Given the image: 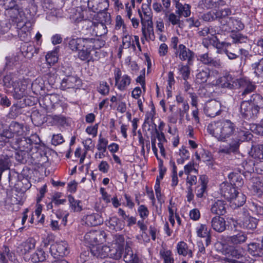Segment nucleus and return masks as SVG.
<instances>
[{"label": "nucleus", "instance_id": "obj_1", "mask_svg": "<svg viewBox=\"0 0 263 263\" xmlns=\"http://www.w3.org/2000/svg\"><path fill=\"white\" fill-rule=\"evenodd\" d=\"M236 129L235 124L229 119L218 120L209 124L208 133L218 141L226 142L232 137L227 145L220 146L219 153L230 155L237 153L241 142L252 139L253 136L249 131L241 129L236 131Z\"/></svg>", "mask_w": 263, "mask_h": 263}, {"label": "nucleus", "instance_id": "obj_2", "mask_svg": "<svg viewBox=\"0 0 263 263\" xmlns=\"http://www.w3.org/2000/svg\"><path fill=\"white\" fill-rule=\"evenodd\" d=\"M261 108H263V97L259 94L254 93L249 100L241 102L240 114L246 120L254 119L257 117Z\"/></svg>", "mask_w": 263, "mask_h": 263}, {"label": "nucleus", "instance_id": "obj_3", "mask_svg": "<svg viewBox=\"0 0 263 263\" xmlns=\"http://www.w3.org/2000/svg\"><path fill=\"white\" fill-rule=\"evenodd\" d=\"M4 85L6 88L10 89L12 96L15 99H21L27 94V83L25 80H14L12 75L7 74L3 79Z\"/></svg>", "mask_w": 263, "mask_h": 263}, {"label": "nucleus", "instance_id": "obj_4", "mask_svg": "<svg viewBox=\"0 0 263 263\" xmlns=\"http://www.w3.org/2000/svg\"><path fill=\"white\" fill-rule=\"evenodd\" d=\"M33 141L30 138L23 137L18 138L12 143V148L15 151V158L16 160L20 162L23 161L25 155L30 152L33 147Z\"/></svg>", "mask_w": 263, "mask_h": 263}, {"label": "nucleus", "instance_id": "obj_5", "mask_svg": "<svg viewBox=\"0 0 263 263\" xmlns=\"http://www.w3.org/2000/svg\"><path fill=\"white\" fill-rule=\"evenodd\" d=\"M23 124L12 121L9 126V128L0 134V148L14 136H23L25 133Z\"/></svg>", "mask_w": 263, "mask_h": 263}, {"label": "nucleus", "instance_id": "obj_6", "mask_svg": "<svg viewBox=\"0 0 263 263\" xmlns=\"http://www.w3.org/2000/svg\"><path fill=\"white\" fill-rule=\"evenodd\" d=\"M5 15L15 24H21L26 21L25 13L22 8L16 5L12 8L5 10Z\"/></svg>", "mask_w": 263, "mask_h": 263}, {"label": "nucleus", "instance_id": "obj_7", "mask_svg": "<svg viewBox=\"0 0 263 263\" xmlns=\"http://www.w3.org/2000/svg\"><path fill=\"white\" fill-rule=\"evenodd\" d=\"M115 86L120 91L126 90L131 83L132 79L126 74H122L120 69L114 71Z\"/></svg>", "mask_w": 263, "mask_h": 263}, {"label": "nucleus", "instance_id": "obj_8", "mask_svg": "<svg viewBox=\"0 0 263 263\" xmlns=\"http://www.w3.org/2000/svg\"><path fill=\"white\" fill-rule=\"evenodd\" d=\"M68 46L73 51H79L81 48H84L85 45L87 47L92 45V37H77L70 39L68 40Z\"/></svg>", "mask_w": 263, "mask_h": 263}, {"label": "nucleus", "instance_id": "obj_9", "mask_svg": "<svg viewBox=\"0 0 263 263\" xmlns=\"http://www.w3.org/2000/svg\"><path fill=\"white\" fill-rule=\"evenodd\" d=\"M203 111L205 115L211 118L219 115L221 112V103L216 100H211L204 104Z\"/></svg>", "mask_w": 263, "mask_h": 263}, {"label": "nucleus", "instance_id": "obj_10", "mask_svg": "<svg viewBox=\"0 0 263 263\" xmlns=\"http://www.w3.org/2000/svg\"><path fill=\"white\" fill-rule=\"evenodd\" d=\"M239 218L238 224L240 227L250 230H253L256 228L258 220L250 216L248 210L243 209L242 216Z\"/></svg>", "mask_w": 263, "mask_h": 263}, {"label": "nucleus", "instance_id": "obj_11", "mask_svg": "<svg viewBox=\"0 0 263 263\" xmlns=\"http://www.w3.org/2000/svg\"><path fill=\"white\" fill-rule=\"evenodd\" d=\"M175 54L181 61H187V64L191 65L194 59V52L187 48L183 44H180Z\"/></svg>", "mask_w": 263, "mask_h": 263}, {"label": "nucleus", "instance_id": "obj_12", "mask_svg": "<svg viewBox=\"0 0 263 263\" xmlns=\"http://www.w3.org/2000/svg\"><path fill=\"white\" fill-rule=\"evenodd\" d=\"M50 252L54 258L67 255L69 252L67 243L65 241L56 242L51 246Z\"/></svg>", "mask_w": 263, "mask_h": 263}, {"label": "nucleus", "instance_id": "obj_13", "mask_svg": "<svg viewBox=\"0 0 263 263\" xmlns=\"http://www.w3.org/2000/svg\"><path fill=\"white\" fill-rule=\"evenodd\" d=\"M238 80L235 79L233 75L226 73L223 76L218 78L216 81V84L221 88L233 89L237 86Z\"/></svg>", "mask_w": 263, "mask_h": 263}, {"label": "nucleus", "instance_id": "obj_14", "mask_svg": "<svg viewBox=\"0 0 263 263\" xmlns=\"http://www.w3.org/2000/svg\"><path fill=\"white\" fill-rule=\"evenodd\" d=\"M36 240L30 237L18 245L16 251L20 255H24L34 250L36 246Z\"/></svg>", "mask_w": 263, "mask_h": 263}, {"label": "nucleus", "instance_id": "obj_15", "mask_svg": "<svg viewBox=\"0 0 263 263\" xmlns=\"http://www.w3.org/2000/svg\"><path fill=\"white\" fill-rule=\"evenodd\" d=\"M105 234L103 231H90L85 234L84 239L92 246L93 245L102 242L105 239Z\"/></svg>", "mask_w": 263, "mask_h": 263}, {"label": "nucleus", "instance_id": "obj_16", "mask_svg": "<svg viewBox=\"0 0 263 263\" xmlns=\"http://www.w3.org/2000/svg\"><path fill=\"white\" fill-rule=\"evenodd\" d=\"M108 7V0H88L89 9L95 13L106 10Z\"/></svg>", "mask_w": 263, "mask_h": 263}, {"label": "nucleus", "instance_id": "obj_17", "mask_svg": "<svg viewBox=\"0 0 263 263\" xmlns=\"http://www.w3.org/2000/svg\"><path fill=\"white\" fill-rule=\"evenodd\" d=\"M99 40L92 37V45L91 47H87L85 45L84 48H81L78 51L79 58L83 61L89 60L91 50L100 47V46L99 45Z\"/></svg>", "mask_w": 263, "mask_h": 263}, {"label": "nucleus", "instance_id": "obj_18", "mask_svg": "<svg viewBox=\"0 0 263 263\" xmlns=\"http://www.w3.org/2000/svg\"><path fill=\"white\" fill-rule=\"evenodd\" d=\"M90 251L93 256L103 258L108 256L109 247L101 244L93 245L90 248Z\"/></svg>", "mask_w": 263, "mask_h": 263}, {"label": "nucleus", "instance_id": "obj_19", "mask_svg": "<svg viewBox=\"0 0 263 263\" xmlns=\"http://www.w3.org/2000/svg\"><path fill=\"white\" fill-rule=\"evenodd\" d=\"M236 187L228 182H223L220 185V193L222 196L228 201L232 199L235 194H237Z\"/></svg>", "mask_w": 263, "mask_h": 263}, {"label": "nucleus", "instance_id": "obj_20", "mask_svg": "<svg viewBox=\"0 0 263 263\" xmlns=\"http://www.w3.org/2000/svg\"><path fill=\"white\" fill-rule=\"evenodd\" d=\"M23 25L21 24H17V27L19 28L18 35L21 40L27 41L30 36V30H31L32 24L29 21H26L23 23Z\"/></svg>", "mask_w": 263, "mask_h": 263}, {"label": "nucleus", "instance_id": "obj_21", "mask_svg": "<svg viewBox=\"0 0 263 263\" xmlns=\"http://www.w3.org/2000/svg\"><path fill=\"white\" fill-rule=\"evenodd\" d=\"M197 60L204 65L211 66L216 68H220L221 66V62L219 59H215L210 57L209 53L206 52L198 56Z\"/></svg>", "mask_w": 263, "mask_h": 263}, {"label": "nucleus", "instance_id": "obj_22", "mask_svg": "<svg viewBox=\"0 0 263 263\" xmlns=\"http://www.w3.org/2000/svg\"><path fill=\"white\" fill-rule=\"evenodd\" d=\"M208 182V177L206 175L200 176L199 184L197 186L195 191L197 198H202L205 197Z\"/></svg>", "mask_w": 263, "mask_h": 263}, {"label": "nucleus", "instance_id": "obj_23", "mask_svg": "<svg viewBox=\"0 0 263 263\" xmlns=\"http://www.w3.org/2000/svg\"><path fill=\"white\" fill-rule=\"evenodd\" d=\"M80 24L81 25H84L86 24H91L93 25V30L96 33V35L97 36H101L107 32V27L105 24L102 22H98L97 23L91 22L88 20H82L80 21Z\"/></svg>", "mask_w": 263, "mask_h": 263}, {"label": "nucleus", "instance_id": "obj_24", "mask_svg": "<svg viewBox=\"0 0 263 263\" xmlns=\"http://www.w3.org/2000/svg\"><path fill=\"white\" fill-rule=\"evenodd\" d=\"M238 83L240 87L244 88V90L241 93L242 96H246L247 95L253 92L256 89V85L254 83L250 81L247 78L238 79Z\"/></svg>", "mask_w": 263, "mask_h": 263}, {"label": "nucleus", "instance_id": "obj_25", "mask_svg": "<svg viewBox=\"0 0 263 263\" xmlns=\"http://www.w3.org/2000/svg\"><path fill=\"white\" fill-rule=\"evenodd\" d=\"M224 254L228 257L240 258L242 257L244 253V250L240 246H229L224 250Z\"/></svg>", "mask_w": 263, "mask_h": 263}, {"label": "nucleus", "instance_id": "obj_26", "mask_svg": "<svg viewBox=\"0 0 263 263\" xmlns=\"http://www.w3.org/2000/svg\"><path fill=\"white\" fill-rule=\"evenodd\" d=\"M211 226L214 230L221 233L226 229V221L223 217L219 216L214 217L211 220Z\"/></svg>", "mask_w": 263, "mask_h": 263}, {"label": "nucleus", "instance_id": "obj_27", "mask_svg": "<svg viewBox=\"0 0 263 263\" xmlns=\"http://www.w3.org/2000/svg\"><path fill=\"white\" fill-rule=\"evenodd\" d=\"M142 32L143 37H141V41L142 42L143 41V38H144L147 41H154L155 36L154 32L153 24H145L142 21Z\"/></svg>", "mask_w": 263, "mask_h": 263}, {"label": "nucleus", "instance_id": "obj_28", "mask_svg": "<svg viewBox=\"0 0 263 263\" xmlns=\"http://www.w3.org/2000/svg\"><path fill=\"white\" fill-rule=\"evenodd\" d=\"M227 205L225 202L221 200H217L211 205V211L212 213L223 215L227 211Z\"/></svg>", "mask_w": 263, "mask_h": 263}, {"label": "nucleus", "instance_id": "obj_29", "mask_svg": "<svg viewBox=\"0 0 263 263\" xmlns=\"http://www.w3.org/2000/svg\"><path fill=\"white\" fill-rule=\"evenodd\" d=\"M210 76V70L208 68L197 70L194 82L196 84H202L206 83Z\"/></svg>", "mask_w": 263, "mask_h": 263}, {"label": "nucleus", "instance_id": "obj_30", "mask_svg": "<svg viewBox=\"0 0 263 263\" xmlns=\"http://www.w3.org/2000/svg\"><path fill=\"white\" fill-rule=\"evenodd\" d=\"M78 82H79V79L78 77L68 76L62 80L61 83V87L63 90L74 88Z\"/></svg>", "mask_w": 263, "mask_h": 263}, {"label": "nucleus", "instance_id": "obj_31", "mask_svg": "<svg viewBox=\"0 0 263 263\" xmlns=\"http://www.w3.org/2000/svg\"><path fill=\"white\" fill-rule=\"evenodd\" d=\"M234 195L232 199L229 200L231 206L233 208H236L243 205L246 201L245 195L237 191V194H235Z\"/></svg>", "mask_w": 263, "mask_h": 263}, {"label": "nucleus", "instance_id": "obj_32", "mask_svg": "<svg viewBox=\"0 0 263 263\" xmlns=\"http://www.w3.org/2000/svg\"><path fill=\"white\" fill-rule=\"evenodd\" d=\"M105 223L110 229L116 231H121L124 228L123 223L116 216L110 217L105 221Z\"/></svg>", "mask_w": 263, "mask_h": 263}, {"label": "nucleus", "instance_id": "obj_33", "mask_svg": "<svg viewBox=\"0 0 263 263\" xmlns=\"http://www.w3.org/2000/svg\"><path fill=\"white\" fill-rule=\"evenodd\" d=\"M123 252V260L125 263H135L139 262L137 255L134 253L129 246L126 245Z\"/></svg>", "mask_w": 263, "mask_h": 263}, {"label": "nucleus", "instance_id": "obj_34", "mask_svg": "<svg viewBox=\"0 0 263 263\" xmlns=\"http://www.w3.org/2000/svg\"><path fill=\"white\" fill-rule=\"evenodd\" d=\"M82 220L88 226H96L101 222L99 215L95 213L84 216Z\"/></svg>", "mask_w": 263, "mask_h": 263}, {"label": "nucleus", "instance_id": "obj_35", "mask_svg": "<svg viewBox=\"0 0 263 263\" xmlns=\"http://www.w3.org/2000/svg\"><path fill=\"white\" fill-rule=\"evenodd\" d=\"M230 37L232 39L233 43L235 44L234 46L236 49L237 48L236 44L247 43L249 40L247 35H243L239 31L235 30L231 31Z\"/></svg>", "mask_w": 263, "mask_h": 263}, {"label": "nucleus", "instance_id": "obj_36", "mask_svg": "<svg viewBox=\"0 0 263 263\" xmlns=\"http://www.w3.org/2000/svg\"><path fill=\"white\" fill-rule=\"evenodd\" d=\"M247 239V234L242 231H239L236 234L228 237V241L234 245H238L244 243Z\"/></svg>", "mask_w": 263, "mask_h": 263}, {"label": "nucleus", "instance_id": "obj_37", "mask_svg": "<svg viewBox=\"0 0 263 263\" xmlns=\"http://www.w3.org/2000/svg\"><path fill=\"white\" fill-rule=\"evenodd\" d=\"M48 255L41 248H38L31 255L30 260L33 263L43 262L46 259Z\"/></svg>", "mask_w": 263, "mask_h": 263}, {"label": "nucleus", "instance_id": "obj_38", "mask_svg": "<svg viewBox=\"0 0 263 263\" xmlns=\"http://www.w3.org/2000/svg\"><path fill=\"white\" fill-rule=\"evenodd\" d=\"M148 6L147 5L142 4V10L143 13V15L140 11H139L142 24V21L145 24H153L152 13L150 11L148 10Z\"/></svg>", "mask_w": 263, "mask_h": 263}, {"label": "nucleus", "instance_id": "obj_39", "mask_svg": "<svg viewBox=\"0 0 263 263\" xmlns=\"http://www.w3.org/2000/svg\"><path fill=\"white\" fill-rule=\"evenodd\" d=\"M176 14L180 16L188 17L191 14V7L188 4L183 5L180 3L175 4Z\"/></svg>", "mask_w": 263, "mask_h": 263}, {"label": "nucleus", "instance_id": "obj_40", "mask_svg": "<svg viewBox=\"0 0 263 263\" xmlns=\"http://www.w3.org/2000/svg\"><path fill=\"white\" fill-rule=\"evenodd\" d=\"M248 252L254 256H262L263 255V244L252 243L248 245Z\"/></svg>", "mask_w": 263, "mask_h": 263}, {"label": "nucleus", "instance_id": "obj_41", "mask_svg": "<svg viewBox=\"0 0 263 263\" xmlns=\"http://www.w3.org/2000/svg\"><path fill=\"white\" fill-rule=\"evenodd\" d=\"M177 252L180 255L183 256H188L192 257L193 253L191 249H189L187 245L184 241H180L177 245Z\"/></svg>", "mask_w": 263, "mask_h": 263}, {"label": "nucleus", "instance_id": "obj_42", "mask_svg": "<svg viewBox=\"0 0 263 263\" xmlns=\"http://www.w3.org/2000/svg\"><path fill=\"white\" fill-rule=\"evenodd\" d=\"M196 230L197 235L198 237L207 238L206 242H208V239L210 238V232L207 226L204 224H199L196 227ZM207 245H208V243Z\"/></svg>", "mask_w": 263, "mask_h": 263}, {"label": "nucleus", "instance_id": "obj_43", "mask_svg": "<svg viewBox=\"0 0 263 263\" xmlns=\"http://www.w3.org/2000/svg\"><path fill=\"white\" fill-rule=\"evenodd\" d=\"M228 23L233 30L236 31L242 30L245 28L243 23L238 18L231 17L229 18Z\"/></svg>", "mask_w": 263, "mask_h": 263}, {"label": "nucleus", "instance_id": "obj_44", "mask_svg": "<svg viewBox=\"0 0 263 263\" xmlns=\"http://www.w3.org/2000/svg\"><path fill=\"white\" fill-rule=\"evenodd\" d=\"M124 249L122 246H115L111 248H109L108 256L109 257L115 259H119L123 253Z\"/></svg>", "mask_w": 263, "mask_h": 263}, {"label": "nucleus", "instance_id": "obj_45", "mask_svg": "<svg viewBox=\"0 0 263 263\" xmlns=\"http://www.w3.org/2000/svg\"><path fill=\"white\" fill-rule=\"evenodd\" d=\"M47 120L50 121L52 125L58 124L64 125L66 123V118L62 115H49L47 117Z\"/></svg>", "mask_w": 263, "mask_h": 263}, {"label": "nucleus", "instance_id": "obj_46", "mask_svg": "<svg viewBox=\"0 0 263 263\" xmlns=\"http://www.w3.org/2000/svg\"><path fill=\"white\" fill-rule=\"evenodd\" d=\"M165 16L169 23H171L173 26H180L181 24L180 18L181 16L179 15L176 14V13H168L166 11L165 13Z\"/></svg>", "mask_w": 263, "mask_h": 263}, {"label": "nucleus", "instance_id": "obj_47", "mask_svg": "<svg viewBox=\"0 0 263 263\" xmlns=\"http://www.w3.org/2000/svg\"><path fill=\"white\" fill-rule=\"evenodd\" d=\"M250 155L256 160H263V144L254 146L250 152Z\"/></svg>", "mask_w": 263, "mask_h": 263}, {"label": "nucleus", "instance_id": "obj_48", "mask_svg": "<svg viewBox=\"0 0 263 263\" xmlns=\"http://www.w3.org/2000/svg\"><path fill=\"white\" fill-rule=\"evenodd\" d=\"M68 199L70 207L73 212H79L82 210V202L80 200H76L71 195L68 196Z\"/></svg>", "mask_w": 263, "mask_h": 263}, {"label": "nucleus", "instance_id": "obj_49", "mask_svg": "<svg viewBox=\"0 0 263 263\" xmlns=\"http://www.w3.org/2000/svg\"><path fill=\"white\" fill-rule=\"evenodd\" d=\"M252 189L253 191L259 194L263 192V180L260 177L252 179Z\"/></svg>", "mask_w": 263, "mask_h": 263}, {"label": "nucleus", "instance_id": "obj_50", "mask_svg": "<svg viewBox=\"0 0 263 263\" xmlns=\"http://www.w3.org/2000/svg\"><path fill=\"white\" fill-rule=\"evenodd\" d=\"M52 95H47L39 100L40 105L46 110L49 109L52 106Z\"/></svg>", "mask_w": 263, "mask_h": 263}, {"label": "nucleus", "instance_id": "obj_51", "mask_svg": "<svg viewBox=\"0 0 263 263\" xmlns=\"http://www.w3.org/2000/svg\"><path fill=\"white\" fill-rule=\"evenodd\" d=\"M221 15L222 13L220 11H210L203 14L202 18L204 21L211 22L219 18Z\"/></svg>", "mask_w": 263, "mask_h": 263}, {"label": "nucleus", "instance_id": "obj_52", "mask_svg": "<svg viewBox=\"0 0 263 263\" xmlns=\"http://www.w3.org/2000/svg\"><path fill=\"white\" fill-rule=\"evenodd\" d=\"M252 67L257 77L263 78V58L252 64Z\"/></svg>", "mask_w": 263, "mask_h": 263}, {"label": "nucleus", "instance_id": "obj_53", "mask_svg": "<svg viewBox=\"0 0 263 263\" xmlns=\"http://www.w3.org/2000/svg\"><path fill=\"white\" fill-rule=\"evenodd\" d=\"M201 159L204 162H206L209 166L213 165V156L210 151L203 149L201 153Z\"/></svg>", "mask_w": 263, "mask_h": 263}, {"label": "nucleus", "instance_id": "obj_54", "mask_svg": "<svg viewBox=\"0 0 263 263\" xmlns=\"http://www.w3.org/2000/svg\"><path fill=\"white\" fill-rule=\"evenodd\" d=\"M58 50L55 49L54 50L48 52L46 54L45 58L47 63L49 65H53L54 63L58 62Z\"/></svg>", "mask_w": 263, "mask_h": 263}, {"label": "nucleus", "instance_id": "obj_55", "mask_svg": "<svg viewBox=\"0 0 263 263\" xmlns=\"http://www.w3.org/2000/svg\"><path fill=\"white\" fill-rule=\"evenodd\" d=\"M104 10L101 12H97L99 22H102L103 24L110 23V15L109 13Z\"/></svg>", "mask_w": 263, "mask_h": 263}, {"label": "nucleus", "instance_id": "obj_56", "mask_svg": "<svg viewBox=\"0 0 263 263\" xmlns=\"http://www.w3.org/2000/svg\"><path fill=\"white\" fill-rule=\"evenodd\" d=\"M132 37L130 35L128 34H126L123 36L122 37V47H124L125 49H127L129 48L131 46L133 47L134 48H135V45L134 44V41L132 42Z\"/></svg>", "mask_w": 263, "mask_h": 263}, {"label": "nucleus", "instance_id": "obj_57", "mask_svg": "<svg viewBox=\"0 0 263 263\" xmlns=\"http://www.w3.org/2000/svg\"><path fill=\"white\" fill-rule=\"evenodd\" d=\"M253 163L252 162H247L243 161L241 164V166L243 168L242 170H241L240 168L239 172L243 174L244 176H246V174L251 173L252 172H254V167H252ZM254 165V163H253Z\"/></svg>", "mask_w": 263, "mask_h": 263}, {"label": "nucleus", "instance_id": "obj_58", "mask_svg": "<svg viewBox=\"0 0 263 263\" xmlns=\"http://www.w3.org/2000/svg\"><path fill=\"white\" fill-rule=\"evenodd\" d=\"M229 178H231L232 182L234 183L235 187H241L244 183L243 180L240 175L232 173L229 175Z\"/></svg>", "mask_w": 263, "mask_h": 263}, {"label": "nucleus", "instance_id": "obj_59", "mask_svg": "<svg viewBox=\"0 0 263 263\" xmlns=\"http://www.w3.org/2000/svg\"><path fill=\"white\" fill-rule=\"evenodd\" d=\"M110 87L106 82L102 81L100 83L98 87V90L99 93L103 96H106L109 93Z\"/></svg>", "mask_w": 263, "mask_h": 263}, {"label": "nucleus", "instance_id": "obj_60", "mask_svg": "<svg viewBox=\"0 0 263 263\" xmlns=\"http://www.w3.org/2000/svg\"><path fill=\"white\" fill-rule=\"evenodd\" d=\"M179 71L183 80H187L190 76V68L188 65H181Z\"/></svg>", "mask_w": 263, "mask_h": 263}, {"label": "nucleus", "instance_id": "obj_61", "mask_svg": "<svg viewBox=\"0 0 263 263\" xmlns=\"http://www.w3.org/2000/svg\"><path fill=\"white\" fill-rule=\"evenodd\" d=\"M138 212L143 220L146 219L148 216L149 213L147 208L143 204L139 205L138 208Z\"/></svg>", "mask_w": 263, "mask_h": 263}, {"label": "nucleus", "instance_id": "obj_62", "mask_svg": "<svg viewBox=\"0 0 263 263\" xmlns=\"http://www.w3.org/2000/svg\"><path fill=\"white\" fill-rule=\"evenodd\" d=\"M162 258L164 260V262L166 263L168 262H170V261H174V258L172 257V252L170 250H163L160 251V252Z\"/></svg>", "mask_w": 263, "mask_h": 263}, {"label": "nucleus", "instance_id": "obj_63", "mask_svg": "<svg viewBox=\"0 0 263 263\" xmlns=\"http://www.w3.org/2000/svg\"><path fill=\"white\" fill-rule=\"evenodd\" d=\"M0 3L5 10L12 8L17 5L16 0H0Z\"/></svg>", "mask_w": 263, "mask_h": 263}, {"label": "nucleus", "instance_id": "obj_64", "mask_svg": "<svg viewBox=\"0 0 263 263\" xmlns=\"http://www.w3.org/2000/svg\"><path fill=\"white\" fill-rule=\"evenodd\" d=\"M251 210L258 216H263V207L257 204L253 203L251 206Z\"/></svg>", "mask_w": 263, "mask_h": 263}]
</instances>
